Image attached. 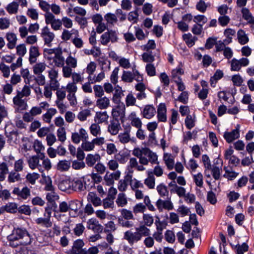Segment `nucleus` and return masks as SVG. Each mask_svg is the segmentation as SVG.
<instances>
[{
	"instance_id": "obj_33",
	"label": "nucleus",
	"mask_w": 254,
	"mask_h": 254,
	"mask_svg": "<svg viewBox=\"0 0 254 254\" xmlns=\"http://www.w3.org/2000/svg\"><path fill=\"white\" fill-rule=\"evenodd\" d=\"M144 184L149 189L154 188L155 184V178L152 175V172H148V177L144 180Z\"/></svg>"
},
{
	"instance_id": "obj_10",
	"label": "nucleus",
	"mask_w": 254,
	"mask_h": 254,
	"mask_svg": "<svg viewBox=\"0 0 254 254\" xmlns=\"http://www.w3.org/2000/svg\"><path fill=\"white\" fill-rule=\"evenodd\" d=\"M12 193L13 194L16 195L18 199L26 200L30 196V190L27 187H24L21 190L15 187L13 189Z\"/></svg>"
},
{
	"instance_id": "obj_37",
	"label": "nucleus",
	"mask_w": 254,
	"mask_h": 254,
	"mask_svg": "<svg viewBox=\"0 0 254 254\" xmlns=\"http://www.w3.org/2000/svg\"><path fill=\"white\" fill-rule=\"evenodd\" d=\"M195 116L193 117L190 115H188L185 120V124L186 127L191 129L195 126Z\"/></svg>"
},
{
	"instance_id": "obj_56",
	"label": "nucleus",
	"mask_w": 254,
	"mask_h": 254,
	"mask_svg": "<svg viewBox=\"0 0 254 254\" xmlns=\"http://www.w3.org/2000/svg\"><path fill=\"white\" fill-rule=\"evenodd\" d=\"M134 79L133 74L130 71H124L122 79L127 82H131Z\"/></svg>"
},
{
	"instance_id": "obj_39",
	"label": "nucleus",
	"mask_w": 254,
	"mask_h": 254,
	"mask_svg": "<svg viewBox=\"0 0 254 254\" xmlns=\"http://www.w3.org/2000/svg\"><path fill=\"white\" fill-rule=\"evenodd\" d=\"M116 202L119 207H122L126 206L127 203V200L125 194L120 193L118 195Z\"/></svg>"
},
{
	"instance_id": "obj_2",
	"label": "nucleus",
	"mask_w": 254,
	"mask_h": 254,
	"mask_svg": "<svg viewBox=\"0 0 254 254\" xmlns=\"http://www.w3.org/2000/svg\"><path fill=\"white\" fill-rule=\"evenodd\" d=\"M150 235V230L144 225H140L135 228V231L128 230L124 233V239L127 241L130 246L140 241L143 237L148 236Z\"/></svg>"
},
{
	"instance_id": "obj_59",
	"label": "nucleus",
	"mask_w": 254,
	"mask_h": 254,
	"mask_svg": "<svg viewBox=\"0 0 254 254\" xmlns=\"http://www.w3.org/2000/svg\"><path fill=\"white\" fill-rule=\"evenodd\" d=\"M145 70L149 76H154L156 75V68L152 64H148L146 65Z\"/></svg>"
},
{
	"instance_id": "obj_27",
	"label": "nucleus",
	"mask_w": 254,
	"mask_h": 254,
	"mask_svg": "<svg viewBox=\"0 0 254 254\" xmlns=\"http://www.w3.org/2000/svg\"><path fill=\"white\" fill-rule=\"evenodd\" d=\"M110 105V100L106 97H100L96 101V106L100 109H106Z\"/></svg>"
},
{
	"instance_id": "obj_32",
	"label": "nucleus",
	"mask_w": 254,
	"mask_h": 254,
	"mask_svg": "<svg viewBox=\"0 0 254 254\" xmlns=\"http://www.w3.org/2000/svg\"><path fill=\"white\" fill-rule=\"evenodd\" d=\"M57 96L58 97V100L57 101V104L58 107L60 109V112L62 114L64 113V91L62 89H57Z\"/></svg>"
},
{
	"instance_id": "obj_29",
	"label": "nucleus",
	"mask_w": 254,
	"mask_h": 254,
	"mask_svg": "<svg viewBox=\"0 0 254 254\" xmlns=\"http://www.w3.org/2000/svg\"><path fill=\"white\" fill-rule=\"evenodd\" d=\"M8 176L7 181L9 183H14L21 180V177L19 172L15 170H12L11 172H8Z\"/></svg>"
},
{
	"instance_id": "obj_45",
	"label": "nucleus",
	"mask_w": 254,
	"mask_h": 254,
	"mask_svg": "<svg viewBox=\"0 0 254 254\" xmlns=\"http://www.w3.org/2000/svg\"><path fill=\"white\" fill-rule=\"evenodd\" d=\"M179 114L177 110L173 109L171 110V116L170 119V122L169 123L170 128L171 129L173 128L172 125H175L178 119Z\"/></svg>"
},
{
	"instance_id": "obj_21",
	"label": "nucleus",
	"mask_w": 254,
	"mask_h": 254,
	"mask_svg": "<svg viewBox=\"0 0 254 254\" xmlns=\"http://www.w3.org/2000/svg\"><path fill=\"white\" fill-rule=\"evenodd\" d=\"M6 38L8 42L7 44L8 48L13 49L15 47L17 40L16 35L13 33L8 32L6 34Z\"/></svg>"
},
{
	"instance_id": "obj_1",
	"label": "nucleus",
	"mask_w": 254,
	"mask_h": 254,
	"mask_svg": "<svg viewBox=\"0 0 254 254\" xmlns=\"http://www.w3.org/2000/svg\"><path fill=\"white\" fill-rule=\"evenodd\" d=\"M32 237L26 228L17 226L13 227L6 239L9 247L16 248L30 245L33 240Z\"/></svg>"
},
{
	"instance_id": "obj_42",
	"label": "nucleus",
	"mask_w": 254,
	"mask_h": 254,
	"mask_svg": "<svg viewBox=\"0 0 254 254\" xmlns=\"http://www.w3.org/2000/svg\"><path fill=\"white\" fill-rule=\"evenodd\" d=\"M57 111L55 109L50 108L48 110L46 113L42 116L43 120L46 123H50L52 117L56 113Z\"/></svg>"
},
{
	"instance_id": "obj_43",
	"label": "nucleus",
	"mask_w": 254,
	"mask_h": 254,
	"mask_svg": "<svg viewBox=\"0 0 254 254\" xmlns=\"http://www.w3.org/2000/svg\"><path fill=\"white\" fill-rule=\"evenodd\" d=\"M238 39L241 45H245L249 42V38L243 30H239L238 32Z\"/></svg>"
},
{
	"instance_id": "obj_47",
	"label": "nucleus",
	"mask_w": 254,
	"mask_h": 254,
	"mask_svg": "<svg viewBox=\"0 0 254 254\" xmlns=\"http://www.w3.org/2000/svg\"><path fill=\"white\" fill-rule=\"evenodd\" d=\"M18 5L17 2L13 1L7 5L6 9L9 14H15L17 12Z\"/></svg>"
},
{
	"instance_id": "obj_23",
	"label": "nucleus",
	"mask_w": 254,
	"mask_h": 254,
	"mask_svg": "<svg viewBox=\"0 0 254 254\" xmlns=\"http://www.w3.org/2000/svg\"><path fill=\"white\" fill-rule=\"evenodd\" d=\"M124 96L122 88L119 86L116 87L115 93L113 96V101L116 104H120L121 98Z\"/></svg>"
},
{
	"instance_id": "obj_54",
	"label": "nucleus",
	"mask_w": 254,
	"mask_h": 254,
	"mask_svg": "<svg viewBox=\"0 0 254 254\" xmlns=\"http://www.w3.org/2000/svg\"><path fill=\"white\" fill-rule=\"evenodd\" d=\"M73 179H72L70 177L64 176V191L68 190H72L73 187L72 184L74 182Z\"/></svg>"
},
{
	"instance_id": "obj_17",
	"label": "nucleus",
	"mask_w": 254,
	"mask_h": 254,
	"mask_svg": "<svg viewBox=\"0 0 254 254\" xmlns=\"http://www.w3.org/2000/svg\"><path fill=\"white\" fill-rule=\"evenodd\" d=\"M125 106L123 103L113 109L112 114L114 119L123 118L125 116Z\"/></svg>"
},
{
	"instance_id": "obj_6",
	"label": "nucleus",
	"mask_w": 254,
	"mask_h": 254,
	"mask_svg": "<svg viewBox=\"0 0 254 254\" xmlns=\"http://www.w3.org/2000/svg\"><path fill=\"white\" fill-rule=\"evenodd\" d=\"M118 40V34L115 30H108L101 36V43L103 45H107L109 42L115 43Z\"/></svg>"
},
{
	"instance_id": "obj_18",
	"label": "nucleus",
	"mask_w": 254,
	"mask_h": 254,
	"mask_svg": "<svg viewBox=\"0 0 254 254\" xmlns=\"http://www.w3.org/2000/svg\"><path fill=\"white\" fill-rule=\"evenodd\" d=\"M141 113L143 118L150 119L154 116L156 110L153 105H147L144 107Z\"/></svg>"
},
{
	"instance_id": "obj_50",
	"label": "nucleus",
	"mask_w": 254,
	"mask_h": 254,
	"mask_svg": "<svg viewBox=\"0 0 254 254\" xmlns=\"http://www.w3.org/2000/svg\"><path fill=\"white\" fill-rule=\"evenodd\" d=\"M4 210L7 212L16 213L18 211L17 204L13 202L8 203L4 206Z\"/></svg>"
},
{
	"instance_id": "obj_53",
	"label": "nucleus",
	"mask_w": 254,
	"mask_h": 254,
	"mask_svg": "<svg viewBox=\"0 0 254 254\" xmlns=\"http://www.w3.org/2000/svg\"><path fill=\"white\" fill-rule=\"evenodd\" d=\"M224 170L225 171V173L223 175L224 178L228 179V180H233L235 179L238 175V173H236L234 171H230L227 169L226 167L224 168Z\"/></svg>"
},
{
	"instance_id": "obj_51",
	"label": "nucleus",
	"mask_w": 254,
	"mask_h": 254,
	"mask_svg": "<svg viewBox=\"0 0 254 254\" xmlns=\"http://www.w3.org/2000/svg\"><path fill=\"white\" fill-rule=\"evenodd\" d=\"M122 218L126 220L134 219L132 212L127 209H122L120 210Z\"/></svg>"
},
{
	"instance_id": "obj_14",
	"label": "nucleus",
	"mask_w": 254,
	"mask_h": 254,
	"mask_svg": "<svg viewBox=\"0 0 254 254\" xmlns=\"http://www.w3.org/2000/svg\"><path fill=\"white\" fill-rule=\"evenodd\" d=\"M41 36L44 39L45 44L48 46H50V44L53 40L55 35L53 33L50 31V29L48 26H45L42 29Z\"/></svg>"
},
{
	"instance_id": "obj_9",
	"label": "nucleus",
	"mask_w": 254,
	"mask_h": 254,
	"mask_svg": "<svg viewBox=\"0 0 254 254\" xmlns=\"http://www.w3.org/2000/svg\"><path fill=\"white\" fill-rule=\"evenodd\" d=\"M168 199L163 200L160 198L158 199L156 202V206L159 212H162L163 209L171 210L173 209L174 205L171 201V197L167 198Z\"/></svg>"
},
{
	"instance_id": "obj_22",
	"label": "nucleus",
	"mask_w": 254,
	"mask_h": 254,
	"mask_svg": "<svg viewBox=\"0 0 254 254\" xmlns=\"http://www.w3.org/2000/svg\"><path fill=\"white\" fill-rule=\"evenodd\" d=\"M144 156H147L149 160V162H150L152 164H159L158 161V155L156 153L153 152L149 148H147L146 149V152L144 153Z\"/></svg>"
},
{
	"instance_id": "obj_28",
	"label": "nucleus",
	"mask_w": 254,
	"mask_h": 254,
	"mask_svg": "<svg viewBox=\"0 0 254 254\" xmlns=\"http://www.w3.org/2000/svg\"><path fill=\"white\" fill-rule=\"evenodd\" d=\"M108 115L106 111L97 112L94 118L95 122L98 124H101L107 121Z\"/></svg>"
},
{
	"instance_id": "obj_60",
	"label": "nucleus",
	"mask_w": 254,
	"mask_h": 254,
	"mask_svg": "<svg viewBox=\"0 0 254 254\" xmlns=\"http://www.w3.org/2000/svg\"><path fill=\"white\" fill-rule=\"evenodd\" d=\"M221 167L214 166L210 170H211L212 175L213 178L216 180H218L220 178V171Z\"/></svg>"
},
{
	"instance_id": "obj_46",
	"label": "nucleus",
	"mask_w": 254,
	"mask_h": 254,
	"mask_svg": "<svg viewBox=\"0 0 254 254\" xmlns=\"http://www.w3.org/2000/svg\"><path fill=\"white\" fill-rule=\"evenodd\" d=\"M99 124H92L90 127V133L94 136L100 135L101 133V128Z\"/></svg>"
},
{
	"instance_id": "obj_26",
	"label": "nucleus",
	"mask_w": 254,
	"mask_h": 254,
	"mask_svg": "<svg viewBox=\"0 0 254 254\" xmlns=\"http://www.w3.org/2000/svg\"><path fill=\"white\" fill-rule=\"evenodd\" d=\"M88 200L92 203L94 206H98L101 205V199L93 192H90L87 196Z\"/></svg>"
},
{
	"instance_id": "obj_35",
	"label": "nucleus",
	"mask_w": 254,
	"mask_h": 254,
	"mask_svg": "<svg viewBox=\"0 0 254 254\" xmlns=\"http://www.w3.org/2000/svg\"><path fill=\"white\" fill-rule=\"evenodd\" d=\"M130 118L131 121V125L132 126L137 128H141L142 125V122L138 117H136L135 113H131Z\"/></svg>"
},
{
	"instance_id": "obj_4",
	"label": "nucleus",
	"mask_w": 254,
	"mask_h": 254,
	"mask_svg": "<svg viewBox=\"0 0 254 254\" xmlns=\"http://www.w3.org/2000/svg\"><path fill=\"white\" fill-rule=\"evenodd\" d=\"M81 207V203L78 200H71L68 203L64 202V212L69 211V214L71 217L77 216L80 213Z\"/></svg>"
},
{
	"instance_id": "obj_20",
	"label": "nucleus",
	"mask_w": 254,
	"mask_h": 254,
	"mask_svg": "<svg viewBox=\"0 0 254 254\" xmlns=\"http://www.w3.org/2000/svg\"><path fill=\"white\" fill-rule=\"evenodd\" d=\"M242 18L247 21L248 24H254V16L249 8L243 7L241 10Z\"/></svg>"
},
{
	"instance_id": "obj_38",
	"label": "nucleus",
	"mask_w": 254,
	"mask_h": 254,
	"mask_svg": "<svg viewBox=\"0 0 254 254\" xmlns=\"http://www.w3.org/2000/svg\"><path fill=\"white\" fill-rule=\"evenodd\" d=\"M104 18L108 24L112 25H114L118 21L115 13H107L104 15Z\"/></svg>"
},
{
	"instance_id": "obj_16",
	"label": "nucleus",
	"mask_w": 254,
	"mask_h": 254,
	"mask_svg": "<svg viewBox=\"0 0 254 254\" xmlns=\"http://www.w3.org/2000/svg\"><path fill=\"white\" fill-rule=\"evenodd\" d=\"M121 128V125L117 119H113L110 121V124L108 127V131L113 135L118 133Z\"/></svg>"
},
{
	"instance_id": "obj_52",
	"label": "nucleus",
	"mask_w": 254,
	"mask_h": 254,
	"mask_svg": "<svg viewBox=\"0 0 254 254\" xmlns=\"http://www.w3.org/2000/svg\"><path fill=\"white\" fill-rule=\"evenodd\" d=\"M118 222L119 224L123 227L130 228L134 226L133 222L129 221V220L124 219L121 217L118 218Z\"/></svg>"
},
{
	"instance_id": "obj_44",
	"label": "nucleus",
	"mask_w": 254,
	"mask_h": 254,
	"mask_svg": "<svg viewBox=\"0 0 254 254\" xmlns=\"http://www.w3.org/2000/svg\"><path fill=\"white\" fill-rule=\"evenodd\" d=\"M134 33H135V37L136 39H137L138 40L141 41L144 39L146 37V35L144 33L143 31L141 28H140L138 26H134Z\"/></svg>"
},
{
	"instance_id": "obj_7",
	"label": "nucleus",
	"mask_w": 254,
	"mask_h": 254,
	"mask_svg": "<svg viewBox=\"0 0 254 254\" xmlns=\"http://www.w3.org/2000/svg\"><path fill=\"white\" fill-rule=\"evenodd\" d=\"M65 63L66 66H64V77H69L72 71V68L77 66V60L70 55L66 58Z\"/></svg>"
},
{
	"instance_id": "obj_57",
	"label": "nucleus",
	"mask_w": 254,
	"mask_h": 254,
	"mask_svg": "<svg viewBox=\"0 0 254 254\" xmlns=\"http://www.w3.org/2000/svg\"><path fill=\"white\" fill-rule=\"evenodd\" d=\"M235 248L237 250V254H244L249 250V246L246 243H243L241 245L238 244Z\"/></svg>"
},
{
	"instance_id": "obj_48",
	"label": "nucleus",
	"mask_w": 254,
	"mask_h": 254,
	"mask_svg": "<svg viewBox=\"0 0 254 254\" xmlns=\"http://www.w3.org/2000/svg\"><path fill=\"white\" fill-rule=\"evenodd\" d=\"M39 162V157L37 156H33L29 158L28 163L31 169H35L38 167Z\"/></svg>"
},
{
	"instance_id": "obj_41",
	"label": "nucleus",
	"mask_w": 254,
	"mask_h": 254,
	"mask_svg": "<svg viewBox=\"0 0 254 254\" xmlns=\"http://www.w3.org/2000/svg\"><path fill=\"white\" fill-rule=\"evenodd\" d=\"M139 9L138 7H135L133 11L129 12L127 17L128 21H132L133 23L137 22L139 16V14L138 13Z\"/></svg>"
},
{
	"instance_id": "obj_34",
	"label": "nucleus",
	"mask_w": 254,
	"mask_h": 254,
	"mask_svg": "<svg viewBox=\"0 0 254 254\" xmlns=\"http://www.w3.org/2000/svg\"><path fill=\"white\" fill-rule=\"evenodd\" d=\"M165 163L169 170H172L174 167V160L171 154L165 153L163 156Z\"/></svg>"
},
{
	"instance_id": "obj_13",
	"label": "nucleus",
	"mask_w": 254,
	"mask_h": 254,
	"mask_svg": "<svg viewBox=\"0 0 254 254\" xmlns=\"http://www.w3.org/2000/svg\"><path fill=\"white\" fill-rule=\"evenodd\" d=\"M87 227L88 229L92 230L94 232L97 233H100L103 230V227L95 218L90 219L87 221Z\"/></svg>"
},
{
	"instance_id": "obj_61",
	"label": "nucleus",
	"mask_w": 254,
	"mask_h": 254,
	"mask_svg": "<svg viewBox=\"0 0 254 254\" xmlns=\"http://www.w3.org/2000/svg\"><path fill=\"white\" fill-rule=\"evenodd\" d=\"M114 196L107 197L103 200V205L104 208L113 207L114 205Z\"/></svg>"
},
{
	"instance_id": "obj_58",
	"label": "nucleus",
	"mask_w": 254,
	"mask_h": 254,
	"mask_svg": "<svg viewBox=\"0 0 254 254\" xmlns=\"http://www.w3.org/2000/svg\"><path fill=\"white\" fill-rule=\"evenodd\" d=\"M165 239L170 243H173L175 241V235L172 231L168 230L165 233Z\"/></svg>"
},
{
	"instance_id": "obj_15",
	"label": "nucleus",
	"mask_w": 254,
	"mask_h": 254,
	"mask_svg": "<svg viewBox=\"0 0 254 254\" xmlns=\"http://www.w3.org/2000/svg\"><path fill=\"white\" fill-rule=\"evenodd\" d=\"M157 117L160 122H166L167 120V108L164 103H160L157 108Z\"/></svg>"
},
{
	"instance_id": "obj_30",
	"label": "nucleus",
	"mask_w": 254,
	"mask_h": 254,
	"mask_svg": "<svg viewBox=\"0 0 254 254\" xmlns=\"http://www.w3.org/2000/svg\"><path fill=\"white\" fill-rule=\"evenodd\" d=\"M157 191L160 196L162 197H166L168 198L169 192L168 190L167 187L163 183H161L158 185L156 187Z\"/></svg>"
},
{
	"instance_id": "obj_8",
	"label": "nucleus",
	"mask_w": 254,
	"mask_h": 254,
	"mask_svg": "<svg viewBox=\"0 0 254 254\" xmlns=\"http://www.w3.org/2000/svg\"><path fill=\"white\" fill-rule=\"evenodd\" d=\"M250 61L247 58H242L240 60L233 58L230 62L231 70L232 71H239L242 67L247 66L249 64Z\"/></svg>"
},
{
	"instance_id": "obj_49",
	"label": "nucleus",
	"mask_w": 254,
	"mask_h": 254,
	"mask_svg": "<svg viewBox=\"0 0 254 254\" xmlns=\"http://www.w3.org/2000/svg\"><path fill=\"white\" fill-rule=\"evenodd\" d=\"M193 180L196 186L201 188L203 186V176L201 173L193 175Z\"/></svg>"
},
{
	"instance_id": "obj_63",
	"label": "nucleus",
	"mask_w": 254,
	"mask_h": 254,
	"mask_svg": "<svg viewBox=\"0 0 254 254\" xmlns=\"http://www.w3.org/2000/svg\"><path fill=\"white\" fill-rule=\"evenodd\" d=\"M46 68V64L43 63L36 64L34 67V72L35 74H41Z\"/></svg>"
},
{
	"instance_id": "obj_25",
	"label": "nucleus",
	"mask_w": 254,
	"mask_h": 254,
	"mask_svg": "<svg viewBox=\"0 0 254 254\" xmlns=\"http://www.w3.org/2000/svg\"><path fill=\"white\" fill-rule=\"evenodd\" d=\"M100 159V156L98 154L93 155L89 154L87 155L85 161L86 163L89 167H92L95 164V163Z\"/></svg>"
},
{
	"instance_id": "obj_19",
	"label": "nucleus",
	"mask_w": 254,
	"mask_h": 254,
	"mask_svg": "<svg viewBox=\"0 0 254 254\" xmlns=\"http://www.w3.org/2000/svg\"><path fill=\"white\" fill-rule=\"evenodd\" d=\"M131 127L130 125L125 127V131L124 132H121L118 135V138L119 141L123 144L128 143L130 139L129 132L130 131Z\"/></svg>"
},
{
	"instance_id": "obj_62",
	"label": "nucleus",
	"mask_w": 254,
	"mask_h": 254,
	"mask_svg": "<svg viewBox=\"0 0 254 254\" xmlns=\"http://www.w3.org/2000/svg\"><path fill=\"white\" fill-rule=\"evenodd\" d=\"M39 178V175L36 173H28L26 176L27 181L32 185H34Z\"/></svg>"
},
{
	"instance_id": "obj_11",
	"label": "nucleus",
	"mask_w": 254,
	"mask_h": 254,
	"mask_svg": "<svg viewBox=\"0 0 254 254\" xmlns=\"http://www.w3.org/2000/svg\"><path fill=\"white\" fill-rule=\"evenodd\" d=\"M240 137L239 126L237 125L235 129L231 131H225L223 135L224 138L228 143H231Z\"/></svg>"
},
{
	"instance_id": "obj_55",
	"label": "nucleus",
	"mask_w": 254,
	"mask_h": 254,
	"mask_svg": "<svg viewBox=\"0 0 254 254\" xmlns=\"http://www.w3.org/2000/svg\"><path fill=\"white\" fill-rule=\"evenodd\" d=\"M81 146L82 149L85 151H90L93 150L95 147L92 141L90 142L86 140L83 141Z\"/></svg>"
},
{
	"instance_id": "obj_5",
	"label": "nucleus",
	"mask_w": 254,
	"mask_h": 254,
	"mask_svg": "<svg viewBox=\"0 0 254 254\" xmlns=\"http://www.w3.org/2000/svg\"><path fill=\"white\" fill-rule=\"evenodd\" d=\"M52 214V208L50 206L46 207L45 209L44 217H39L35 220L37 224L45 228H49L52 226L51 221Z\"/></svg>"
},
{
	"instance_id": "obj_31",
	"label": "nucleus",
	"mask_w": 254,
	"mask_h": 254,
	"mask_svg": "<svg viewBox=\"0 0 254 254\" xmlns=\"http://www.w3.org/2000/svg\"><path fill=\"white\" fill-rule=\"evenodd\" d=\"M9 172L8 166L6 162L0 163V182L5 180Z\"/></svg>"
},
{
	"instance_id": "obj_12",
	"label": "nucleus",
	"mask_w": 254,
	"mask_h": 254,
	"mask_svg": "<svg viewBox=\"0 0 254 254\" xmlns=\"http://www.w3.org/2000/svg\"><path fill=\"white\" fill-rule=\"evenodd\" d=\"M84 243L82 240L75 241L71 251V254H87L86 249H83Z\"/></svg>"
},
{
	"instance_id": "obj_36",
	"label": "nucleus",
	"mask_w": 254,
	"mask_h": 254,
	"mask_svg": "<svg viewBox=\"0 0 254 254\" xmlns=\"http://www.w3.org/2000/svg\"><path fill=\"white\" fill-rule=\"evenodd\" d=\"M22 97L20 91H17V95L13 99V104L22 109L25 105L24 100L22 99Z\"/></svg>"
},
{
	"instance_id": "obj_24",
	"label": "nucleus",
	"mask_w": 254,
	"mask_h": 254,
	"mask_svg": "<svg viewBox=\"0 0 254 254\" xmlns=\"http://www.w3.org/2000/svg\"><path fill=\"white\" fill-rule=\"evenodd\" d=\"M46 198L49 202H50L52 205L51 208L54 207V209L57 208L55 201L58 200L59 198V196L54 191H51L46 194Z\"/></svg>"
},
{
	"instance_id": "obj_3",
	"label": "nucleus",
	"mask_w": 254,
	"mask_h": 254,
	"mask_svg": "<svg viewBox=\"0 0 254 254\" xmlns=\"http://www.w3.org/2000/svg\"><path fill=\"white\" fill-rule=\"evenodd\" d=\"M63 51L61 47L55 49H45L44 50V57L48 60L53 59L55 65L62 67L64 72V58L62 56Z\"/></svg>"
},
{
	"instance_id": "obj_40",
	"label": "nucleus",
	"mask_w": 254,
	"mask_h": 254,
	"mask_svg": "<svg viewBox=\"0 0 254 254\" xmlns=\"http://www.w3.org/2000/svg\"><path fill=\"white\" fill-rule=\"evenodd\" d=\"M183 37L189 47H192L195 44V40L197 39L195 37L192 38L190 33L185 34Z\"/></svg>"
},
{
	"instance_id": "obj_64",
	"label": "nucleus",
	"mask_w": 254,
	"mask_h": 254,
	"mask_svg": "<svg viewBox=\"0 0 254 254\" xmlns=\"http://www.w3.org/2000/svg\"><path fill=\"white\" fill-rule=\"evenodd\" d=\"M143 220L145 226H151L154 222L153 216L148 214H144L143 215Z\"/></svg>"
}]
</instances>
